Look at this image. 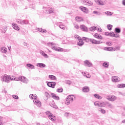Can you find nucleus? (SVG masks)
<instances>
[{"instance_id":"79ce46f5","label":"nucleus","mask_w":125,"mask_h":125,"mask_svg":"<svg viewBox=\"0 0 125 125\" xmlns=\"http://www.w3.org/2000/svg\"><path fill=\"white\" fill-rule=\"evenodd\" d=\"M45 96H46L47 99H48L49 97H50V95H49V93L47 92H45Z\"/></svg>"},{"instance_id":"5fc2aeb1","label":"nucleus","mask_w":125,"mask_h":125,"mask_svg":"<svg viewBox=\"0 0 125 125\" xmlns=\"http://www.w3.org/2000/svg\"><path fill=\"white\" fill-rule=\"evenodd\" d=\"M48 45L50 46V45H55V43L53 42H49L47 43Z\"/></svg>"},{"instance_id":"603ef678","label":"nucleus","mask_w":125,"mask_h":125,"mask_svg":"<svg viewBox=\"0 0 125 125\" xmlns=\"http://www.w3.org/2000/svg\"><path fill=\"white\" fill-rule=\"evenodd\" d=\"M74 27L76 28V29H77V30H79L80 28V27H79V24L77 23H74Z\"/></svg>"},{"instance_id":"de8ad7c7","label":"nucleus","mask_w":125,"mask_h":125,"mask_svg":"<svg viewBox=\"0 0 125 125\" xmlns=\"http://www.w3.org/2000/svg\"><path fill=\"white\" fill-rule=\"evenodd\" d=\"M90 31H95V30H96V27L95 26H93V27H91L89 28Z\"/></svg>"},{"instance_id":"e433bc0d","label":"nucleus","mask_w":125,"mask_h":125,"mask_svg":"<svg viewBox=\"0 0 125 125\" xmlns=\"http://www.w3.org/2000/svg\"><path fill=\"white\" fill-rule=\"evenodd\" d=\"M115 31L116 33H117V34H119V33H121V28L117 27L115 29Z\"/></svg>"},{"instance_id":"9d476101","label":"nucleus","mask_w":125,"mask_h":125,"mask_svg":"<svg viewBox=\"0 0 125 125\" xmlns=\"http://www.w3.org/2000/svg\"><path fill=\"white\" fill-rule=\"evenodd\" d=\"M34 104L35 105H36L37 107H41L42 106V103H41L39 100L37 99H35L33 100Z\"/></svg>"},{"instance_id":"f03ea898","label":"nucleus","mask_w":125,"mask_h":125,"mask_svg":"<svg viewBox=\"0 0 125 125\" xmlns=\"http://www.w3.org/2000/svg\"><path fill=\"white\" fill-rule=\"evenodd\" d=\"M75 98V96L73 95H70L66 98V101H65V104L66 105H69L70 103L71 102H73L74 101V99Z\"/></svg>"},{"instance_id":"f8f14e48","label":"nucleus","mask_w":125,"mask_h":125,"mask_svg":"<svg viewBox=\"0 0 125 125\" xmlns=\"http://www.w3.org/2000/svg\"><path fill=\"white\" fill-rule=\"evenodd\" d=\"M51 48L52 49H53V50H55L56 51H60L61 52L63 51V48L61 47H57L56 46H52Z\"/></svg>"},{"instance_id":"ddd939ff","label":"nucleus","mask_w":125,"mask_h":125,"mask_svg":"<svg viewBox=\"0 0 125 125\" xmlns=\"http://www.w3.org/2000/svg\"><path fill=\"white\" fill-rule=\"evenodd\" d=\"M104 50L106 51H116V49L113 47H105Z\"/></svg>"},{"instance_id":"13d9d810","label":"nucleus","mask_w":125,"mask_h":125,"mask_svg":"<svg viewBox=\"0 0 125 125\" xmlns=\"http://www.w3.org/2000/svg\"><path fill=\"white\" fill-rule=\"evenodd\" d=\"M14 81H20V79H19V78H14Z\"/></svg>"},{"instance_id":"aec40b11","label":"nucleus","mask_w":125,"mask_h":125,"mask_svg":"<svg viewBox=\"0 0 125 125\" xmlns=\"http://www.w3.org/2000/svg\"><path fill=\"white\" fill-rule=\"evenodd\" d=\"M37 67H39V68H45V64L43 63H38L37 64Z\"/></svg>"},{"instance_id":"a211bd4d","label":"nucleus","mask_w":125,"mask_h":125,"mask_svg":"<svg viewBox=\"0 0 125 125\" xmlns=\"http://www.w3.org/2000/svg\"><path fill=\"white\" fill-rule=\"evenodd\" d=\"M112 82H114L115 83L117 82H120V80L119 79V77L118 76H113L112 78Z\"/></svg>"},{"instance_id":"dca6fc26","label":"nucleus","mask_w":125,"mask_h":125,"mask_svg":"<svg viewBox=\"0 0 125 125\" xmlns=\"http://www.w3.org/2000/svg\"><path fill=\"white\" fill-rule=\"evenodd\" d=\"M85 66H87L88 67H92V63L89 62L88 60H86L84 62Z\"/></svg>"},{"instance_id":"423d86ee","label":"nucleus","mask_w":125,"mask_h":125,"mask_svg":"<svg viewBox=\"0 0 125 125\" xmlns=\"http://www.w3.org/2000/svg\"><path fill=\"white\" fill-rule=\"evenodd\" d=\"M19 80L20 81H21L22 83H28V79H27L25 77L19 76Z\"/></svg>"},{"instance_id":"9b49d317","label":"nucleus","mask_w":125,"mask_h":125,"mask_svg":"<svg viewBox=\"0 0 125 125\" xmlns=\"http://www.w3.org/2000/svg\"><path fill=\"white\" fill-rule=\"evenodd\" d=\"M106 99L109 101H115L117 99V98L115 96H108L106 97Z\"/></svg>"},{"instance_id":"1a4fd4ad","label":"nucleus","mask_w":125,"mask_h":125,"mask_svg":"<svg viewBox=\"0 0 125 125\" xmlns=\"http://www.w3.org/2000/svg\"><path fill=\"white\" fill-rule=\"evenodd\" d=\"M47 84L48 86H49V87H52V88H54V87H55V85H56V83L53 82H48Z\"/></svg>"},{"instance_id":"a19ab883","label":"nucleus","mask_w":125,"mask_h":125,"mask_svg":"<svg viewBox=\"0 0 125 125\" xmlns=\"http://www.w3.org/2000/svg\"><path fill=\"white\" fill-rule=\"evenodd\" d=\"M49 13H54V9L50 8L48 10Z\"/></svg>"},{"instance_id":"20e7f679","label":"nucleus","mask_w":125,"mask_h":125,"mask_svg":"<svg viewBox=\"0 0 125 125\" xmlns=\"http://www.w3.org/2000/svg\"><path fill=\"white\" fill-rule=\"evenodd\" d=\"M83 4H85V5H88L89 6L93 5V2L89 0H83Z\"/></svg>"},{"instance_id":"6e6d98bb","label":"nucleus","mask_w":125,"mask_h":125,"mask_svg":"<svg viewBox=\"0 0 125 125\" xmlns=\"http://www.w3.org/2000/svg\"><path fill=\"white\" fill-rule=\"evenodd\" d=\"M114 48L115 49V50H120V49L121 48V47L117 46V47H114Z\"/></svg>"},{"instance_id":"6e6552de","label":"nucleus","mask_w":125,"mask_h":125,"mask_svg":"<svg viewBox=\"0 0 125 125\" xmlns=\"http://www.w3.org/2000/svg\"><path fill=\"white\" fill-rule=\"evenodd\" d=\"M79 8L82 11L84 12V13H86V14H87V13H88V9L86 7H83V6H81L79 7Z\"/></svg>"},{"instance_id":"c03bdc74","label":"nucleus","mask_w":125,"mask_h":125,"mask_svg":"<svg viewBox=\"0 0 125 125\" xmlns=\"http://www.w3.org/2000/svg\"><path fill=\"white\" fill-rule=\"evenodd\" d=\"M107 27L108 30H109V31H111V30H112V28L113 27V25L111 24H108Z\"/></svg>"},{"instance_id":"7c9ffc66","label":"nucleus","mask_w":125,"mask_h":125,"mask_svg":"<svg viewBox=\"0 0 125 125\" xmlns=\"http://www.w3.org/2000/svg\"><path fill=\"white\" fill-rule=\"evenodd\" d=\"M103 66L105 68H108L109 67V62H105L103 64Z\"/></svg>"},{"instance_id":"c85d7f7f","label":"nucleus","mask_w":125,"mask_h":125,"mask_svg":"<svg viewBox=\"0 0 125 125\" xmlns=\"http://www.w3.org/2000/svg\"><path fill=\"white\" fill-rule=\"evenodd\" d=\"M49 78L53 81H56V77H55V76L50 75H49Z\"/></svg>"},{"instance_id":"338daca9","label":"nucleus","mask_w":125,"mask_h":125,"mask_svg":"<svg viewBox=\"0 0 125 125\" xmlns=\"http://www.w3.org/2000/svg\"><path fill=\"white\" fill-rule=\"evenodd\" d=\"M122 123L123 124H125V119L122 121Z\"/></svg>"},{"instance_id":"2eb2a0df","label":"nucleus","mask_w":125,"mask_h":125,"mask_svg":"<svg viewBox=\"0 0 125 125\" xmlns=\"http://www.w3.org/2000/svg\"><path fill=\"white\" fill-rule=\"evenodd\" d=\"M80 29H81L83 32H87V31H88L87 27L83 24L80 25Z\"/></svg>"},{"instance_id":"e2e57ef3","label":"nucleus","mask_w":125,"mask_h":125,"mask_svg":"<svg viewBox=\"0 0 125 125\" xmlns=\"http://www.w3.org/2000/svg\"><path fill=\"white\" fill-rule=\"evenodd\" d=\"M75 19H76V20H78V19H81V18H80L79 17H76L75 18Z\"/></svg>"},{"instance_id":"cd10ccee","label":"nucleus","mask_w":125,"mask_h":125,"mask_svg":"<svg viewBox=\"0 0 125 125\" xmlns=\"http://www.w3.org/2000/svg\"><path fill=\"white\" fill-rule=\"evenodd\" d=\"M13 29L17 31H19V30H20V28L18 27V25L17 24H14L13 25Z\"/></svg>"},{"instance_id":"bb28decb","label":"nucleus","mask_w":125,"mask_h":125,"mask_svg":"<svg viewBox=\"0 0 125 125\" xmlns=\"http://www.w3.org/2000/svg\"><path fill=\"white\" fill-rule=\"evenodd\" d=\"M29 97H30V99H36L37 98V95H36V94H30V95H29Z\"/></svg>"},{"instance_id":"b1692460","label":"nucleus","mask_w":125,"mask_h":125,"mask_svg":"<svg viewBox=\"0 0 125 125\" xmlns=\"http://www.w3.org/2000/svg\"><path fill=\"white\" fill-rule=\"evenodd\" d=\"M1 51L2 53H6L7 52V48L5 47H2L1 48Z\"/></svg>"},{"instance_id":"2f4dec72","label":"nucleus","mask_w":125,"mask_h":125,"mask_svg":"<svg viewBox=\"0 0 125 125\" xmlns=\"http://www.w3.org/2000/svg\"><path fill=\"white\" fill-rule=\"evenodd\" d=\"M94 96L95 97V98H97L98 99H102V97L99 96V95L98 94H95Z\"/></svg>"},{"instance_id":"49530a36","label":"nucleus","mask_w":125,"mask_h":125,"mask_svg":"<svg viewBox=\"0 0 125 125\" xmlns=\"http://www.w3.org/2000/svg\"><path fill=\"white\" fill-rule=\"evenodd\" d=\"M57 92H63V88H59L57 89Z\"/></svg>"},{"instance_id":"ea45409f","label":"nucleus","mask_w":125,"mask_h":125,"mask_svg":"<svg viewBox=\"0 0 125 125\" xmlns=\"http://www.w3.org/2000/svg\"><path fill=\"white\" fill-rule=\"evenodd\" d=\"M50 105L51 107H52L53 108H55V109H57V108H58L57 105H55V104H50Z\"/></svg>"},{"instance_id":"0eeeda50","label":"nucleus","mask_w":125,"mask_h":125,"mask_svg":"<svg viewBox=\"0 0 125 125\" xmlns=\"http://www.w3.org/2000/svg\"><path fill=\"white\" fill-rule=\"evenodd\" d=\"M90 42H92L93 44H99V43H102L101 41H96L93 39H90Z\"/></svg>"},{"instance_id":"a878e982","label":"nucleus","mask_w":125,"mask_h":125,"mask_svg":"<svg viewBox=\"0 0 125 125\" xmlns=\"http://www.w3.org/2000/svg\"><path fill=\"white\" fill-rule=\"evenodd\" d=\"M40 53L41 54L43 55V56L45 58H48V56L47 55V54H45V52L43 51H41Z\"/></svg>"},{"instance_id":"58836bf2","label":"nucleus","mask_w":125,"mask_h":125,"mask_svg":"<svg viewBox=\"0 0 125 125\" xmlns=\"http://www.w3.org/2000/svg\"><path fill=\"white\" fill-rule=\"evenodd\" d=\"M106 106H107V107L109 108H110V109H112L113 107V105L109 103H106Z\"/></svg>"},{"instance_id":"f3484780","label":"nucleus","mask_w":125,"mask_h":125,"mask_svg":"<svg viewBox=\"0 0 125 125\" xmlns=\"http://www.w3.org/2000/svg\"><path fill=\"white\" fill-rule=\"evenodd\" d=\"M109 37H112L113 38H119L120 35L119 34H116L114 32H111L109 33Z\"/></svg>"},{"instance_id":"5701e85b","label":"nucleus","mask_w":125,"mask_h":125,"mask_svg":"<svg viewBox=\"0 0 125 125\" xmlns=\"http://www.w3.org/2000/svg\"><path fill=\"white\" fill-rule=\"evenodd\" d=\"M29 23V21L28 20H23L22 21H20V24L21 25H24V24H25V25H27Z\"/></svg>"},{"instance_id":"393cba45","label":"nucleus","mask_w":125,"mask_h":125,"mask_svg":"<svg viewBox=\"0 0 125 125\" xmlns=\"http://www.w3.org/2000/svg\"><path fill=\"white\" fill-rule=\"evenodd\" d=\"M38 31L39 32H41V33H43V34H45V33H46L47 31L45 29H43L42 28H38Z\"/></svg>"},{"instance_id":"4d7b16f0","label":"nucleus","mask_w":125,"mask_h":125,"mask_svg":"<svg viewBox=\"0 0 125 125\" xmlns=\"http://www.w3.org/2000/svg\"><path fill=\"white\" fill-rule=\"evenodd\" d=\"M104 35L105 36H108L109 37H110V33L109 32H105Z\"/></svg>"},{"instance_id":"473e14b6","label":"nucleus","mask_w":125,"mask_h":125,"mask_svg":"<svg viewBox=\"0 0 125 125\" xmlns=\"http://www.w3.org/2000/svg\"><path fill=\"white\" fill-rule=\"evenodd\" d=\"M59 27L61 29H62V30H65L66 29V27L65 26V25H62V24H59Z\"/></svg>"},{"instance_id":"c756f323","label":"nucleus","mask_w":125,"mask_h":125,"mask_svg":"<svg viewBox=\"0 0 125 125\" xmlns=\"http://www.w3.org/2000/svg\"><path fill=\"white\" fill-rule=\"evenodd\" d=\"M26 66H27V67H28V68H30V69H35V66H34V65H33L31 63L27 64Z\"/></svg>"},{"instance_id":"8fccbe9b","label":"nucleus","mask_w":125,"mask_h":125,"mask_svg":"<svg viewBox=\"0 0 125 125\" xmlns=\"http://www.w3.org/2000/svg\"><path fill=\"white\" fill-rule=\"evenodd\" d=\"M100 103V102H95L94 103V105L95 106H98V107H99Z\"/></svg>"},{"instance_id":"774afa93","label":"nucleus","mask_w":125,"mask_h":125,"mask_svg":"<svg viewBox=\"0 0 125 125\" xmlns=\"http://www.w3.org/2000/svg\"><path fill=\"white\" fill-rule=\"evenodd\" d=\"M20 21H22V20H19L18 21H17L18 23H20Z\"/></svg>"},{"instance_id":"f257e3e1","label":"nucleus","mask_w":125,"mask_h":125,"mask_svg":"<svg viewBox=\"0 0 125 125\" xmlns=\"http://www.w3.org/2000/svg\"><path fill=\"white\" fill-rule=\"evenodd\" d=\"M10 81H14L13 76L10 77L8 75H4L2 78V82H5V83H9Z\"/></svg>"},{"instance_id":"37998d69","label":"nucleus","mask_w":125,"mask_h":125,"mask_svg":"<svg viewBox=\"0 0 125 125\" xmlns=\"http://www.w3.org/2000/svg\"><path fill=\"white\" fill-rule=\"evenodd\" d=\"M64 116H65V117H66L68 119V118H69V117H70V116H71V113H68V112H66L64 114Z\"/></svg>"},{"instance_id":"69168bd1","label":"nucleus","mask_w":125,"mask_h":125,"mask_svg":"<svg viewBox=\"0 0 125 125\" xmlns=\"http://www.w3.org/2000/svg\"><path fill=\"white\" fill-rule=\"evenodd\" d=\"M23 45H24V46H27V43L24 42Z\"/></svg>"},{"instance_id":"39448f33","label":"nucleus","mask_w":125,"mask_h":125,"mask_svg":"<svg viewBox=\"0 0 125 125\" xmlns=\"http://www.w3.org/2000/svg\"><path fill=\"white\" fill-rule=\"evenodd\" d=\"M95 1L98 5H105L106 4V1H102L101 0H95Z\"/></svg>"},{"instance_id":"412c9836","label":"nucleus","mask_w":125,"mask_h":125,"mask_svg":"<svg viewBox=\"0 0 125 125\" xmlns=\"http://www.w3.org/2000/svg\"><path fill=\"white\" fill-rule=\"evenodd\" d=\"M83 92H89V87L87 86H84L83 87Z\"/></svg>"},{"instance_id":"052dcab7","label":"nucleus","mask_w":125,"mask_h":125,"mask_svg":"<svg viewBox=\"0 0 125 125\" xmlns=\"http://www.w3.org/2000/svg\"><path fill=\"white\" fill-rule=\"evenodd\" d=\"M0 125H2V122H1V117H0Z\"/></svg>"},{"instance_id":"4be33fe9","label":"nucleus","mask_w":125,"mask_h":125,"mask_svg":"<svg viewBox=\"0 0 125 125\" xmlns=\"http://www.w3.org/2000/svg\"><path fill=\"white\" fill-rule=\"evenodd\" d=\"M94 37H95V38H96V39H98L99 40H102L103 39V37H102V36H101V35H100L97 33L95 34Z\"/></svg>"},{"instance_id":"0e129e2a","label":"nucleus","mask_w":125,"mask_h":125,"mask_svg":"<svg viewBox=\"0 0 125 125\" xmlns=\"http://www.w3.org/2000/svg\"><path fill=\"white\" fill-rule=\"evenodd\" d=\"M2 92H3V93H6V91H5V90H3L2 91Z\"/></svg>"},{"instance_id":"09e8293b","label":"nucleus","mask_w":125,"mask_h":125,"mask_svg":"<svg viewBox=\"0 0 125 125\" xmlns=\"http://www.w3.org/2000/svg\"><path fill=\"white\" fill-rule=\"evenodd\" d=\"M93 13H94V14H96V15H101V13H100L99 12H97V11H94Z\"/></svg>"},{"instance_id":"6ab92c4d","label":"nucleus","mask_w":125,"mask_h":125,"mask_svg":"<svg viewBox=\"0 0 125 125\" xmlns=\"http://www.w3.org/2000/svg\"><path fill=\"white\" fill-rule=\"evenodd\" d=\"M51 97L53 99H55L56 100H59L60 98L59 96H56V95L54 93H52L51 94Z\"/></svg>"},{"instance_id":"a18cd8bd","label":"nucleus","mask_w":125,"mask_h":125,"mask_svg":"<svg viewBox=\"0 0 125 125\" xmlns=\"http://www.w3.org/2000/svg\"><path fill=\"white\" fill-rule=\"evenodd\" d=\"M99 111H100L102 114H105V113H106V111L102 108H100Z\"/></svg>"},{"instance_id":"680f3d73","label":"nucleus","mask_w":125,"mask_h":125,"mask_svg":"<svg viewBox=\"0 0 125 125\" xmlns=\"http://www.w3.org/2000/svg\"><path fill=\"white\" fill-rule=\"evenodd\" d=\"M122 4H123L125 6V0H123Z\"/></svg>"},{"instance_id":"864d4df0","label":"nucleus","mask_w":125,"mask_h":125,"mask_svg":"<svg viewBox=\"0 0 125 125\" xmlns=\"http://www.w3.org/2000/svg\"><path fill=\"white\" fill-rule=\"evenodd\" d=\"M13 98H14V99H19V97H18V96L16 95H13Z\"/></svg>"},{"instance_id":"72a5a7b5","label":"nucleus","mask_w":125,"mask_h":125,"mask_svg":"<svg viewBox=\"0 0 125 125\" xmlns=\"http://www.w3.org/2000/svg\"><path fill=\"white\" fill-rule=\"evenodd\" d=\"M105 106H106V104H105V103L103 102H100L99 107H105Z\"/></svg>"},{"instance_id":"bf43d9fd","label":"nucleus","mask_w":125,"mask_h":125,"mask_svg":"<svg viewBox=\"0 0 125 125\" xmlns=\"http://www.w3.org/2000/svg\"><path fill=\"white\" fill-rule=\"evenodd\" d=\"M66 83H67V84H71V83H72L70 81H67L66 82Z\"/></svg>"},{"instance_id":"4c0bfd02","label":"nucleus","mask_w":125,"mask_h":125,"mask_svg":"<svg viewBox=\"0 0 125 125\" xmlns=\"http://www.w3.org/2000/svg\"><path fill=\"white\" fill-rule=\"evenodd\" d=\"M105 14L107 15V16H112L113 13L109 12V11H106L105 12Z\"/></svg>"},{"instance_id":"7ed1b4c3","label":"nucleus","mask_w":125,"mask_h":125,"mask_svg":"<svg viewBox=\"0 0 125 125\" xmlns=\"http://www.w3.org/2000/svg\"><path fill=\"white\" fill-rule=\"evenodd\" d=\"M76 38L79 41V42L77 43L78 45H79V46H83V45L84 44V42H83V39H81V37L79 36H77Z\"/></svg>"},{"instance_id":"4468645a","label":"nucleus","mask_w":125,"mask_h":125,"mask_svg":"<svg viewBox=\"0 0 125 125\" xmlns=\"http://www.w3.org/2000/svg\"><path fill=\"white\" fill-rule=\"evenodd\" d=\"M48 118L49 119V120L52 121L56 120L55 116H54L53 114H48Z\"/></svg>"},{"instance_id":"3c124183","label":"nucleus","mask_w":125,"mask_h":125,"mask_svg":"<svg viewBox=\"0 0 125 125\" xmlns=\"http://www.w3.org/2000/svg\"><path fill=\"white\" fill-rule=\"evenodd\" d=\"M106 45H108L109 46H111V45H113V43L112 42H106Z\"/></svg>"},{"instance_id":"f704fd0d","label":"nucleus","mask_w":125,"mask_h":125,"mask_svg":"<svg viewBox=\"0 0 125 125\" xmlns=\"http://www.w3.org/2000/svg\"><path fill=\"white\" fill-rule=\"evenodd\" d=\"M90 40H92V39L86 38L85 37L83 38V40L85 41V42H90Z\"/></svg>"},{"instance_id":"c9c22d12","label":"nucleus","mask_w":125,"mask_h":125,"mask_svg":"<svg viewBox=\"0 0 125 125\" xmlns=\"http://www.w3.org/2000/svg\"><path fill=\"white\" fill-rule=\"evenodd\" d=\"M117 87H119L120 88H122L123 87H125V84H119L117 85Z\"/></svg>"}]
</instances>
